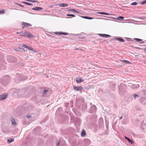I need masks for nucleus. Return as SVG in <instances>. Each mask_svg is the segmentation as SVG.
I'll list each match as a JSON object with an SVG mask.
<instances>
[{
  "instance_id": "44",
  "label": "nucleus",
  "mask_w": 146,
  "mask_h": 146,
  "mask_svg": "<svg viewBox=\"0 0 146 146\" xmlns=\"http://www.w3.org/2000/svg\"><path fill=\"white\" fill-rule=\"evenodd\" d=\"M22 51H25V49H24V48H23L22 49Z\"/></svg>"
},
{
  "instance_id": "42",
  "label": "nucleus",
  "mask_w": 146,
  "mask_h": 146,
  "mask_svg": "<svg viewBox=\"0 0 146 146\" xmlns=\"http://www.w3.org/2000/svg\"><path fill=\"white\" fill-rule=\"evenodd\" d=\"M121 87H120V88H119V90L120 91H122L123 92V91L121 90Z\"/></svg>"
},
{
  "instance_id": "27",
  "label": "nucleus",
  "mask_w": 146,
  "mask_h": 146,
  "mask_svg": "<svg viewBox=\"0 0 146 146\" xmlns=\"http://www.w3.org/2000/svg\"><path fill=\"white\" fill-rule=\"evenodd\" d=\"M56 143L57 144L56 146H59L60 144V141L58 140H57L56 141Z\"/></svg>"
},
{
  "instance_id": "40",
  "label": "nucleus",
  "mask_w": 146,
  "mask_h": 146,
  "mask_svg": "<svg viewBox=\"0 0 146 146\" xmlns=\"http://www.w3.org/2000/svg\"><path fill=\"white\" fill-rule=\"evenodd\" d=\"M81 17L84 19H87V16H82Z\"/></svg>"
},
{
  "instance_id": "12",
  "label": "nucleus",
  "mask_w": 146,
  "mask_h": 146,
  "mask_svg": "<svg viewBox=\"0 0 146 146\" xmlns=\"http://www.w3.org/2000/svg\"><path fill=\"white\" fill-rule=\"evenodd\" d=\"M76 80L77 82L78 83H81L84 81L81 78H76Z\"/></svg>"
},
{
  "instance_id": "24",
  "label": "nucleus",
  "mask_w": 146,
  "mask_h": 146,
  "mask_svg": "<svg viewBox=\"0 0 146 146\" xmlns=\"http://www.w3.org/2000/svg\"><path fill=\"white\" fill-rule=\"evenodd\" d=\"M133 39L135 40H136L137 42H139L141 41L142 40L141 39L138 38H134Z\"/></svg>"
},
{
  "instance_id": "39",
  "label": "nucleus",
  "mask_w": 146,
  "mask_h": 146,
  "mask_svg": "<svg viewBox=\"0 0 146 146\" xmlns=\"http://www.w3.org/2000/svg\"><path fill=\"white\" fill-rule=\"evenodd\" d=\"M138 18L141 20H144L145 19V18L143 17H138Z\"/></svg>"
},
{
  "instance_id": "29",
  "label": "nucleus",
  "mask_w": 146,
  "mask_h": 146,
  "mask_svg": "<svg viewBox=\"0 0 146 146\" xmlns=\"http://www.w3.org/2000/svg\"><path fill=\"white\" fill-rule=\"evenodd\" d=\"M27 48H28L29 50H31L32 51H33L34 50L33 48H32V47H30V46H29V47L28 46Z\"/></svg>"
},
{
  "instance_id": "10",
  "label": "nucleus",
  "mask_w": 146,
  "mask_h": 146,
  "mask_svg": "<svg viewBox=\"0 0 146 146\" xmlns=\"http://www.w3.org/2000/svg\"><path fill=\"white\" fill-rule=\"evenodd\" d=\"M11 122L12 125L13 126H15L16 125V123L15 122V120L13 117H12L11 118Z\"/></svg>"
},
{
  "instance_id": "18",
  "label": "nucleus",
  "mask_w": 146,
  "mask_h": 146,
  "mask_svg": "<svg viewBox=\"0 0 146 146\" xmlns=\"http://www.w3.org/2000/svg\"><path fill=\"white\" fill-rule=\"evenodd\" d=\"M125 139H126L129 141V143H130L131 144L133 143V141L132 140L130 139L129 138L126 136H125Z\"/></svg>"
},
{
  "instance_id": "5",
  "label": "nucleus",
  "mask_w": 146,
  "mask_h": 146,
  "mask_svg": "<svg viewBox=\"0 0 146 146\" xmlns=\"http://www.w3.org/2000/svg\"><path fill=\"white\" fill-rule=\"evenodd\" d=\"M73 89L75 91H81L83 90V88L81 86H79L78 87L76 86H75L73 87Z\"/></svg>"
},
{
  "instance_id": "38",
  "label": "nucleus",
  "mask_w": 146,
  "mask_h": 146,
  "mask_svg": "<svg viewBox=\"0 0 146 146\" xmlns=\"http://www.w3.org/2000/svg\"><path fill=\"white\" fill-rule=\"evenodd\" d=\"M145 3H146V0H145L144 1H143L141 3V4L143 5V4H145Z\"/></svg>"
},
{
  "instance_id": "32",
  "label": "nucleus",
  "mask_w": 146,
  "mask_h": 146,
  "mask_svg": "<svg viewBox=\"0 0 146 146\" xmlns=\"http://www.w3.org/2000/svg\"><path fill=\"white\" fill-rule=\"evenodd\" d=\"M48 91V90H44V94L45 95Z\"/></svg>"
},
{
  "instance_id": "21",
  "label": "nucleus",
  "mask_w": 146,
  "mask_h": 146,
  "mask_svg": "<svg viewBox=\"0 0 146 146\" xmlns=\"http://www.w3.org/2000/svg\"><path fill=\"white\" fill-rule=\"evenodd\" d=\"M98 14H102V15H110V14L109 13H107L104 12H98Z\"/></svg>"
},
{
  "instance_id": "14",
  "label": "nucleus",
  "mask_w": 146,
  "mask_h": 146,
  "mask_svg": "<svg viewBox=\"0 0 146 146\" xmlns=\"http://www.w3.org/2000/svg\"><path fill=\"white\" fill-rule=\"evenodd\" d=\"M26 32V31H25L24 32L21 31L20 32L19 36L23 37L25 36L26 34H25Z\"/></svg>"
},
{
  "instance_id": "22",
  "label": "nucleus",
  "mask_w": 146,
  "mask_h": 146,
  "mask_svg": "<svg viewBox=\"0 0 146 146\" xmlns=\"http://www.w3.org/2000/svg\"><path fill=\"white\" fill-rule=\"evenodd\" d=\"M121 62L124 63L129 64H130L131 63L129 61L127 60H123L121 61Z\"/></svg>"
},
{
  "instance_id": "9",
  "label": "nucleus",
  "mask_w": 146,
  "mask_h": 146,
  "mask_svg": "<svg viewBox=\"0 0 146 146\" xmlns=\"http://www.w3.org/2000/svg\"><path fill=\"white\" fill-rule=\"evenodd\" d=\"M9 58L10 59V60H9V61L10 62H14L16 60V58L11 56H9Z\"/></svg>"
},
{
  "instance_id": "6",
  "label": "nucleus",
  "mask_w": 146,
  "mask_h": 146,
  "mask_svg": "<svg viewBox=\"0 0 146 146\" xmlns=\"http://www.w3.org/2000/svg\"><path fill=\"white\" fill-rule=\"evenodd\" d=\"M22 28H24L25 27H29L32 26L31 24L27 23L22 22Z\"/></svg>"
},
{
  "instance_id": "2",
  "label": "nucleus",
  "mask_w": 146,
  "mask_h": 146,
  "mask_svg": "<svg viewBox=\"0 0 146 146\" xmlns=\"http://www.w3.org/2000/svg\"><path fill=\"white\" fill-rule=\"evenodd\" d=\"M96 106L93 105L90 108L89 112L91 113H94L96 112Z\"/></svg>"
},
{
  "instance_id": "16",
  "label": "nucleus",
  "mask_w": 146,
  "mask_h": 146,
  "mask_svg": "<svg viewBox=\"0 0 146 146\" xmlns=\"http://www.w3.org/2000/svg\"><path fill=\"white\" fill-rule=\"evenodd\" d=\"M68 11L75 13H79V12H78V11H77L76 10L74 9H70L69 10H68Z\"/></svg>"
},
{
  "instance_id": "41",
  "label": "nucleus",
  "mask_w": 146,
  "mask_h": 146,
  "mask_svg": "<svg viewBox=\"0 0 146 146\" xmlns=\"http://www.w3.org/2000/svg\"><path fill=\"white\" fill-rule=\"evenodd\" d=\"M17 4L18 5H19V6H20L21 7H24V6L22 5H21L19 4V3H17Z\"/></svg>"
},
{
  "instance_id": "45",
  "label": "nucleus",
  "mask_w": 146,
  "mask_h": 146,
  "mask_svg": "<svg viewBox=\"0 0 146 146\" xmlns=\"http://www.w3.org/2000/svg\"><path fill=\"white\" fill-rule=\"evenodd\" d=\"M144 43V41H142V42H140V43H141V44L143 43Z\"/></svg>"
},
{
  "instance_id": "31",
  "label": "nucleus",
  "mask_w": 146,
  "mask_h": 146,
  "mask_svg": "<svg viewBox=\"0 0 146 146\" xmlns=\"http://www.w3.org/2000/svg\"><path fill=\"white\" fill-rule=\"evenodd\" d=\"M137 3L136 2H133V3H132L131 4V5H137Z\"/></svg>"
},
{
  "instance_id": "48",
  "label": "nucleus",
  "mask_w": 146,
  "mask_h": 146,
  "mask_svg": "<svg viewBox=\"0 0 146 146\" xmlns=\"http://www.w3.org/2000/svg\"><path fill=\"white\" fill-rule=\"evenodd\" d=\"M84 106H85V107L84 108V110L86 109V105H84Z\"/></svg>"
},
{
  "instance_id": "26",
  "label": "nucleus",
  "mask_w": 146,
  "mask_h": 146,
  "mask_svg": "<svg viewBox=\"0 0 146 146\" xmlns=\"http://www.w3.org/2000/svg\"><path fill=\"white\" fill-rule=\"evenodd\" d=\"M124 18V17L122 16H119L117 17V18L116 19L118 20H121V19H123Z\"/></svg>"
},
{
  "instance_id": "30",
  "label": "nucleus",
  "mask_w": 146,
  "mask_h": 146,
  "mask_svg": "<svg viewBox=\"0 0 146 146\" xmlns=\"http://www.w3.org/2000/svg\"><path fill=\"white\" fill-rule=\"evenodd\" d=\"M5 11L4 10H0V14H3L5 13Z\"/></svg>"
},
{
  "instance_id": "34",
  "label": "nucleus",
  "mask_w": 146,
  "mask_h": 146,
  "mask_svg": "<svg viewBox=\"0 0 146 146\" xmlns=\"http://www.w3.org/2000/svg\"><path fill=\"white\" fill-rule=\"evenodd\" d=\"M112 90H114L115 89V85L114 84H113L112 85Z\"/></svg>"
},
{
  "instance_id": "3",
  "label": "nucleus",
  "mask_w": 146,
  "mask_h": 146,
  "mask_svg": "<svg viewBox=\"0 0 146 146\" xmlns=\"http://www.w3.org/2000/svg\"><path fill=\"white\" fill-rule=\"evenodd\" d=\"M7 93H4L0 95V101L4 100L7 98L8 96Z\"/></svg>"
},
{
  "instance_id": "47",
  "label": "nucleus",
  "mask_w": 146,
  "mask_h": 146,
  "mask_svg": "<svg viewBox=\"0 0 146 146\" xmlns=\"http://www.w3.org/2000/svg\"><path fill=\"white\" fill-rule=\"evenodd\" d=\"M144 51H145V52H146V47L144 49Z\"/></svg>"
},
{
  "instance_id": "46",
  "label": "nucleus",
  "mask_w": 146,
  "mask_h": 146,
  "mask_svg": "<svg viewBox=\"0 0 146 146\" xmlns=\"http://www.w3.org/2000/svg\"><path fill=\"white\" fill-rule=\"evenodd\" d=\"M3 89L0 87V91H1Z\"/></svg>"
},
{
  "instance_id": "36",
  "label": "nucleus",
  "mask_w": 146,
  "mask_h": 146,
  "mask_svg": "<svg viewBox=\"0 0 146 146\" xmlns=\"http://www.w3.org/2000/svg\"><path fill=\"white\" fill-rule=\"evenodd\" d=\"M22 46L23 47H24V48H27V47H28V46H27V45L26 44H23V45Z\"/></svg>"
},
{
  "instance_id": "8",
  "label": "nucleus",
  "mask_w": 146,
  "mask_h": 146,
  "mask_svg": "<svg viewBox=\"0 0 146 146\" xmlns=\"http://www.w3.org/2000/svg\"><path fill=\"white\" fill-rule=\"evenodd\" d=\"M54 33L56 35H69L68 33H64L62 32H54Z\"/></svg>"
},
{
  "instance_id": "11",
  "label": "nucleus",
  "mask_w": 146,
  "mask_h": 146,
  "mask_svg": "<svg viewBox=\"0 0 146 146\" xmlns=\"http://www.w3.org/2000/svg\"><path fill=\"white\" fill-rule=\"evenodd\" d=\"M98 35L101 37H103L107 38L110 37L111 36L108 35L103 34H99Z\"/></svg>"
},
{
  "instance_id": "1",
  "label": "nucleus",
  "mask_w": 146,
  "mask_h": 146,
  "mask_svg": "<svg viewBox=\"0 0 146 146\" xmlns=\"http://www.w3.org/2000/svg\"><path fill=\"white\" fill-rule=\"evenodd\" d=\"M10 77L8 75L4 76L3 79L1 81L2 84L4 86L7 85L9 82Z\"/></svg>"
},
{
  "instance_id": "50",
  "label": "nucleus",
  "mask_w": 146,
  "mask_h": 146,
  "mask_svg": "<svg viewBox=\"0 0 146 146\" xmlns=\"http://www.w3.org/2000/svg\"><path fill=\"white\" fill-rule=\"evenodd\" d=\"M138 48V49H139V48H138V47H137V48Z\"/></svg>"
},
{
  "instance_id": "37",
  "label": "nucleus",
  "mask_w": 146,
  "mask_h": 146,
  "mask_svg": "<svg viewBox=\"0 0 146 146\" xmlns=\"http://www.w3.org/2000/svg\"><path fill=\"white\" fill-rule=\"evenodd\" d=\"M26 117L29 119L31 117V115H26Z\"/></svg>"
},
{
  "instance_id": "28",
  "label": "nucleus",
  "mask_w": 146,
  "mask_h": 146,
  "mask_svg": "<svg viewBox=\"0 0 146 146\" xmlns=\"http://www.w3.org/2000/svg\"><path fill=\"white\" fill-rule=\"evenodd\" d=\"M22 3H24V4H26L27 5H32L33 4L31 3H30L27 2H22Z\"/></svg>"
},
{
  "instance_id": "17",
  "label": "nucleus",
  "mask_w": 146,
  "mask_h": 146,
  "mask_svg": "<svg viewBox=\"0 0 146 146\" xmlns=\"http://www.w3.org/2000/svg\"><path fill=\"white\" fill-rule=\"evenodd\" d=\"M115 40H117L121 42H124V40L121 38H115Z\"/></svg>"
},
{
  "instance_id": "20",
  "label": "nucleus",
  "mask_w": 146,
  "mask_h": 146,
  "mask_svg": "<svg viewBox=\"0 0 146 146\" xmlns=\"http://www.w3.org/2000/svg\"><path fill=\"white\" fill-rule=\"evenodd\" d=\"M26 1H28L30 2H31L32 3H35L36 2L37 3H39V2L37 1H35V0H25Z\"/></svg>"
},
{
  "instance_id": "19",
  "label": "nucleus",
  "mask_w": 146,
  "mask_h": 146,
  "mask_svg": "<svg viewBox=\"0 0 146 146\" xmlns=\"http://www.w3.org/2000/svg\"><path fill=\"white\" fill-rule=\"evenodd\" d=\"M14 140L13 139L11 138L10 139H8L7 140V142L8 143H10Z\"/></svg>"
},
{
  "instance_id": "15",
  "label": "nucleus",
  "mask_w": 146,
  "mask_h": 146,
  "mask_svg": "<svg viewBox=\"0 0 146 146\" xmlns=\"http://www.w3.org/2000/svg\"><path fill=\"white\" fill-rule=\"evenodd\" d=\"M59 6L60 7H64L68 6V4L66 3H62L59 4Z\"/></svg>"
},
{
  "instance_id": "7",
  "label": "nucleus",
  "mask_w": 146,
  "mask_h": 146,
  "mask_svg": "<svg viewBox=\"0 0 146 146\" xmlns=\"http://www.w3.org/2000/svg\"><path fill=\"white\" fill-rule=\"evenodd\" d=\"M25 36L28 38H32L33 37L34 35L30 33L29 32L26 31L25 34Z\"/></svg>"
},
{
  "instance_id": "25",
  "label": "nucleus",
  "mask_w": 146,
  "mask_h": 146,
  "mask_svg": "<svg viewBox=\"0 0 146 146\" xmlns=\"http://www.w3.org/2000/svg\"><path fill=\"white\" fill-rule=\"evenodd\" d=\"M133 95L134 99H135L137 98H138L139 97V96L136 94H134Z\"/></svg>"
},
{
  "instance_id": "4",
  "label": "nucleus",
  "mask_w": 146,
  "mask_h": 146,
  "mask_svg": "<svg viewBox=\"0 0 146 146\" xmlns=\"http://www.w3.org/2000/svg\"><path fill=\"white\" fill-rule=\"evenodd\" d=\"M129 86L132 89H136L139 87V84H132L131 83H129Z\"/></svg>"
},
{
  "instance_id": "35",
  "label": "nucleus",
  "mask_w": 146,
  "mask_h": 146,
  "mask_svg": "<svg viewBox=\"0 0 146 146\" xmlns=\"http://www.w3.org/2000/svg\"><path fill=\"white\" fill-rule=\"evenodd\" d=\"M93 19V18L92 17H90L88 16H87V19Z\"/></svg>"
},
{
  "instance_id": "23",
  "label": "nucleus",
  "mask_w": 146,
  "mask_h": 146,
  "mask_svg": "<svg viewBox=\"0 0 146 146\" xmlns=\"http://www.w3.org/2000/svg\"><path fill=\"white\" fill-rule=\"evenodd\" d=\"M86 133L84 130H83L81 132V136L82 137H84L86 135Z\"/></svg>"
},
{
  "instance_id": "49",
  "label": "nucleus",
  "mask_w": 146,
  "mask_h": 146,
  "mask_svg": "<svg viewBox=\"0 0 146 146\" xmlns=\"http://www.w3.org/2000/svg\"><path fill=\"white\" fill-rule=\"evenodd\" d=\"M16 33L17 34H20V32H17Z\"/></svg>"
},
{
  "instance_id": "33",
  "label": "nucleus",
  "mask_w": 146,
  "mask_h": 146,
  "mask_svg": "<svg viewBox=\"0 0 146 146\" xmlns=\"http://www.w3.org/2000/svg\"><path fill=\"white\" fill-rule=\"evenodd\" d=\"M67 16H72L73 17H75V15L73 14H67L66 15Z\"/></svg>"
},
{
  "instance_id": "51",
  "label": "nucleus",
  "mask_w": 146,
  "mask_h": 146,
  "mask_svg": "<svg viewBox=\"0 0 146 146\" xmlns=\"http://www.w3.org/2000/svg\"><path fill=\"white\" fill-rule=\"evenodd\" d=\"M52 37H55V36H52Z\"/></svg>"
},
{
  "instance_id": "13",
  "label": "nucleus",
  "mask_w": 146,
  "mask_h": 146,
  "mask_svg": "<svg viewBox=\"0 0 146 146\" xmlns=\"http://www.w3.org/2000/svg\"><path fill=\"white\" fill-rule=\"evenodd\" d=\"M43 8L42 7H36L32 8L33 10L35 11H40Z\"/></svg>"
},
{
  "instance_id": "43",
  "label": "nucleus",
  "mask_w": 146,
  "mask_h": 146,
  "mask_svg": "<svg viewBox=\"0 0 146 146\" xmlns=\"http://www.w3.org/2000/svg\"><path fill=\"white\" fill-rule=\"evenodd\" d=\"M122 119V116H121L119 117V119H120V120Z\"/></svg>"
}]
</instances>
